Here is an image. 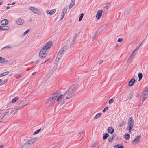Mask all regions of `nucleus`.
<instances>
[{
  "mask_svg": "<svg viewBox=\"0 0 148 148\" xmlns=\"http://www.w3.org/2000/svg\"><path fill=\"white\" fill-rule=\"evenodd\" d=\"M77 85L76 84L73 85L64 95H61L59 96L56 99V101H60L62 102V104L64 103L66 101V99H69L71 97L74 92V90L77 87Z\"/></svg>",
  "mask_w": 148,
  "mask_h": 148,
  "instance_id": "obj_1",
  "label": "nucleus"
},
{
  "mask_svg": "<svg viewBox=\"0 0 148 148\" xmlns=\"http://www.w3.org/2000/svg\"><path fill=\"white\" fill-rule=\"evenodd\" d=\"M52 42L49 41L47 42L40 51L39 53V56L41 58H43L45 57V55L48 52L49 49L52 45Z\"/></svg>",
  "mask_w": 148,
  "mask_h": 148,
  "instance_id": "obj_2",
  "label": "nucleus"
},
{
  "mask_svg": "<svg viewBox=\"0 0 148 148\" xmlns=\"http://www.w3.org/2000/svg\"><path fill=\"white\" fill-rule=\"evenodd\" d=\"M60 93L59 92L58 93H56L52 95L48 99V101L46 103V104H47L48 106H49V105H53L54 104L56 97Z\"/></svg>",
  "mask_w": 148,
  "mask_h": 148,
  "instance_id": "obj_3",
  "label": "nucleus"
},
{
  "mask_svg": "<svg viewBox=\"0 0 148 148\" xmlns=\"http://www.w3.org/2000/svg\"><path fill=\"white\" fill-rule=\"evenodd\" d=\"M134 125V120L133 119V118L132 117L130 118L129 120L128 121L127 123V128L128 129L127 130H129V131L130 133H131V130H132V128Z\"/></svg>",
  "mask_w": 148,
  "mask_h": 148,
  "instance_id": "obj_4",
  "label": "nucleus"
},
{
  "mask_svg": "<svg viewBox=\"0 0 148 148\" xmlns=\"http://www.w3.org/2000/svg\"><path fill=\"white\" fill-rule=\"evenodd\" d=\"M67 49V46H66L63 47L58 53V57L61 58L64 52Z\"/></svg>",
  "mask_w": 148,
  "mask_h": 148,
  "instance_id": "obj_5",
  "label": "nucleus"
},
{
  "mask_svg": "<svg viewBox=\"0 0 148 148\" xmlns=\"http://www.w3.org/2000/svg\"><path fill=\"white\" fill-rule=\"evenodd\" d=\"M148 90V86L147 87L145 88V90L142 93L141 97L142 99H145L147 98L148 95V92L147 90Z\"/></svg>",
  "mask_w": 148,
  "mask_h": 148,
  "instance_id": "obj_6",
  "label": "nucleus"
},
{
  "mask_svg": "<svg viewBox=\"0 0 148 148\" xmlns=\"http://www.w3.org/2000/svg\"><path fill=\"white\" fill-rule=\"evenodd\" d=\"M140 139V136H138L136 137L135 139H134L132 142V144L134 145L137 143H139Z\"/></svg>",
  "mask_w": 148,
  "mask_h": 148,
  "instance_id": "obj_7",
  "label": "nucleus"
},
{
  "mask_svg": "<svg viewBox=\"0 0 148 148\" xmlns=\"http://www.w3.org/2000/svg\"><path fill=\"white\" fill-rule=\"evenodd\" d=\"M102 12V10H99L97 12L96 18L97 19H99L101 16Z\"/></svg>",
  "mask_w": 148,
  "mask_h": 148,
  "instance_id": "obj_8",
  "label": "nucleus"
},
{
  "mask_svg": "<svg viewBox=\"0 0 148 148\" xmlns=\"http://www.w3.org/2000/svg\"><path fill=\"white\" fill-rule=\"evenodd\" d=\"M37 138H33L29 140L27 142L30 145H31L37 140Z\"/></svg>",
  "mask_w": 148,
  "mask_h": 148,
  "instance_id": "obj_9",
  "label": "nucleus"
},
{
  "mask_svg": "<svg viewBox=\"0 0 148 148\" xmlns=\"http://www.w3.org/2000/svg\"><path fill=\"white\" fill-rule=\"evenodd\" d=\"M24 21L22 18H19L16 21V23L18 25H22L24 23Z\"/></svg>",
  "mask_w": 148,
  "mask_h": 148,
  "instance_id": "obj_10",
  "label": "nucleus"
},
{
  "mask_svg": "<svg viewBox=\"0 0 148 148\" xmlns=\"http://www.w3.org/2000/svg\"><path fill=\"white\" fill-rule=\"evenodd\" d=\"M29 9L34 13L36 14H38V10L36 8L34 7H31L29 8Z\"/></svg>",
  "mask_w": 148,
  "mask_h": 148,
  "instance_id": "obj_11",
  "label": "nucleus"
},
{
  "mask_svg": "<svg viewBox=\"0 0 148 148\" xmlns=\"http://www.w3.org/2000/svg\"><path fill=\"white\" fill-rule=\"evenodd\" d=\"M8 21L6 19H4L2 20L1 22V24L2 25H6L8 23Z\"/></svg>",
  "mask_w": 148,
  "mask_h": 148,
  "instance_id": "obj_12",
  "label": "nucleus"
},
{
  "mask_svg": "<svg viewBox=\"0 0 148 148\" xmlns=\"http://www.w3.org/2000/svg\"><path fill=\"white\" fill-rule=\"evenodd\" d=\"M135 82V79L134 78L132 79L129 83L128 85L130 86H132Z\"/></svg>",
  "mask_w": 148,
  "mask_h": 148,
  "instance_id": "obj_13",
  "label": "nucleus"
},
{
  "mask_svg": "<svg viewBox=\"0 0 148 148\" xmlns=\"http://www.w3.org/2000/svg\"><path fill=\"white\" fill-rule=\"evenodd\" d=\"M114 132V129L111 127H109L108 128V132L109 133L112 134Z\"/></svg>",
  "mask_w": 148,
  "mask_h": 148,
  "instance_id": "obj_14",
  "label": "nucleus"
},
{
  "mask_svg": "<svg viewBox=\"0 0 148 148\" xmlns=\"http://www.w3.org/2000/svg\"><path fill=\"white\" fill-rule=\"evenodd\" d=\"M31 147L30 145L27 142H26L22 147L21 148H29Z\"/></svg>",
  "mask_w": 148,
  "mask_h": 148,
  "instance_id": "obj_15",
  "label": "nucleus"
},
{
  "mask_svg": "<svg viewBox=\"0 0 148 148\" xmlns=\"http://www.w3.org/2000/svg\"><path fill=\"white\" fill-rule=\"evenodd\" d=\"M8 62L7 60H5L4 58L0 57V62L1 63H7Z\"/></svg>",
  "mask_w": 148,
  "mask_h": 148,
  "instance_id": "obj_16",
  "label": "nucleus"
},
{
  "mask_svg": "<svg viewBox=\"0 0 148 148\" xmlns=\"http://www.w3.org/2000/svg\"><path fill=\"white\" fill-rule=\"evenodd\" d=\"M75 0H71V4L69 6V9H70L72 8L73 6L75 5Z\"/></svg>",
  "mask_w": 148,
  "mask_h": 148,
  "instance_id": "obj_17",
  "label": "nucleus"
},
{
  "mask_svg": "<svg viewBox=\"0 0 148 148\" xmlns=\"http://www.w3.org/2000/svg\"><path fill=\"white\" fill-rule=\"evenodd\" d=\"M140 47L138 46V47L136 48L132 52V53L131 55V57L135 55L137 52L136 51L138 50L139 48Z\"/></svg>",
  "mask_w": 148,
  "mask_h": 148,
  "instance_id": "obj_18",
  "label": "nucleus"
},
{
  "mask_svg": "<svg viewBox=\"0 0 148 148\" xmlns=\"http://www.w3.org/2000/svg\"><path fill=\"white\" fill-rule=\"evenodd\" d=\"M124 136L125 140H128L130 138V135L128 134H125Z\"/></svg>",
  "mask_w": 148,
  "mask_h": 148,
  "instance_id": "obj_19",
  "label": "nucleus"
},
{
  "mask_svg": "<svg viewBox=\"0 0 148 148\" xmlns=\"http://www.w3.org/2000/svg\"><path fill=\"white\" fill-rule=\"evenodd\" d=\"M106 25H104L102 26L99 29V30H100L101 31H103L105 30L106 28Z\"/></svg>",
  "mask_w": 148,
  "mask_h": 148,
  "instance_id": "obj_20",
  "label": "nucleus"
},
{
  "mask_svg": "<svg viewBox=\"0 0 148 148\" xmlns=\"http://www.w3.org/2000/svg\"><path fill=\"white\" fill-rule=\"evenodd\" d=\"M114 137V136H112L111 137H109L108 139V141L110 142H112L113 140Z\"/></svg>",
  "mask_w": 148,
  "mask_h": 148,
  "instance_id": "obj_21",
  "label": "nucleus"
},
{
  "mask_svg": "<svg viewBox=\"0 0 148 148\" xmlns=\"http://www.w3.org/2000/svg\"><path fill=\"white\" fill-rule=\"evenodd\" d=\"M109 134L108 133H106L103 135V139H106L108 136H109Z\"/></svg>",
  "mask_w": 148,
  "mask_h": 148,
  "instance_id": "obj_22",
  "label": "nucleus"
},
{
  "mask_svg": "<svg viewBox=\"0 0 148 148\" xmlns=\"http://www.w3.org/2000/svg\"><path fill=\"white\" fill-rule=\"evenodd\" d=\"M10 29V27L8 26H3V30H7Z\"/></svg>",
  "mask_w": 148,
  "mask_h": 148,
  "instance_id": "obj_23",
  "label": "nucleus"
},
{
  "mask_svg": "<svg viewBox=\"0 0 148 148\" xmlns=\"http://www.w3.org/2000/svg\"><path fill=\"white\" fill-rule=\"evenodd\" d=\"M18 99V98L17 97H16L14 98L12 100V102L14 103L16 102L17 100Z\"/></svg>",
  "mask_w": 148,
  "mask_h": 148,
  "instance_id": "obj_24",
  "label": "nucleus"
},
{
  "mask_svg": "<svg viewBox=\"0 0 148 148\" xmlns=\"http://www.w3.org/2000/svg\"><path fill=\"white\" fill-rule=\"evenodd\" d=\"M21 75V74H16L14 75V76L16 78V79H18L20 78Z\"/></svg>",
  "mask_w": 148,
  "mask_h": 148,
  "instance_id": "obj_25",
  "label": "nucleus"
},
{
  "mask_svg": "<svg viewBox=\"0 0 148 148\" xmlns=\"http://www.w3.org/2000/svg\"><path fill=\"white\" fill-rule=\"evenodd\" d=\"M143 75L142 73H140L138 74V77L139 78L138 81H140L142 78Z\"/></svg>",
  "mask_w": 148,
  "mask_h": 148,
  "instance_id": "obj_26",
  "label": "nucleus"
},
{
  "mask_svg": "<svg viewBox=\"0 0 148 148\" xmlns=\"http://www.w3.org/2000/svg\"><path fill=\"white\" fill-rule=\"evenodd\" d=\"M101 115V114L100 113H98L96 114V115L94 117V119H95L99 117Z\"/></svg>",
  "mask_w": 148,
  "mask_h": 148,
  "instance_id": "obj_27",
  "label": "nucleus"
},
{
  "mask_svg": "<svg viewBox=\"0 0 148 148\" xmlns=\"http://www.w3.org/2000/svg\"><path fill=\"white\" fill-rule=\"evenodd\" d=\"M56 11V10L55 9H54L52 10H51L50 11V15H51L54 14Z\"/></svg>",
  "mask_w": 148,
  "mask_h": 148,
  "instance_id": "obj_28",
  "label": "nucleus"
},
{
  "mask_svg": "<svg viewBox=\"0 0 148 148\" xmlns=\"http://www.w3.org/2000/svg\"><path fill=\"white\" fill-rule=\"evenodd\" d=\"M10 113L9 112H7L4 115L3 117L4 118H6L8 117L9 115H10Z\"/></svg>",
  "mask_w": 148,
  "mask_h": 148,
  "instance_id": "obj_29",
  "label": "nucleus"
},
{
  "mask_svg": "<svg viewBox=\"0 0 148 148\" xmlns=\"http://www.w3.org/2000/svg\"><path fill=\"white\" fill-rule=\"evenodd\" d=\"M83 16H84V14L83 13H82L80 14V16L79 18V20H78L79 21H80L82 20V18H83Z\"/></svg>",
  "mask_w": 148,
  "mask_h": 148,
  "instance_id": "obj_30",
  "label": "nucleus"
},
{
  "mask_svg": "<svg viewBox=\"0 0 148 148\" xmlns=\"http://www.w3.org/2000/svg\"><path fill=\"white\" fill-rule=\"evenodd\" d=\"M67 11V9L66 8V7H65V8H64L62 11V13L64 15L66 13V12Z\"/></svg>",
  "mask_w": 148,
  "mask_h": 148,
  "instance_id": "obj_31",
  "label": "nucleus"
},
{
  "mask_svg": "<svg viewBox=\"0 0 148 148\" xmlns=\"http://www.w3.org/2000/svg\"><path fill=\"white\" fill-rule=\"evenodd\" d=\"M25 102V100H23L21 101V103L19 104V105H20V106H21L22 105L24 104Z\"/></svg>",
  "mask_w": 148,
  "mask_h": 148,
  "instance_id": "obj_32",
  "label": "nucleus"
},
{
  "mask_svg": "<svg viewBox=\"0 0 148 148\" xmlns=\"http://www.w3.org/2000/svg\"><path fill=\"white\" fill-rule=\"evenodd\" d=\"M9 73V72L8 71L5 72L1 74V75L4 76L7 75Z\"/></svg>",
  "mask_w": 148,
  "mask_h": 148,
  "instance_id": "obj_33",
  "label": "nucleus"
},
{
  "mask_svg": "<svg viewBox=\"0 0 148 148\" xmlns=\"http://www.w3.org/2000/svg\"><path fill=\"white\" fill-rule=\"evenodd\" d=\"M41 130V129L40 128L39 130H36L33 133V134L35 135L36 134H38L40 131Z\"/></svg>",
  "mask_w": 148,
  "mask_h": 148,
  "instance_id": "obj_34",
  "label": "nucleus"
},
{
  "mask_svg": "<svg viewBox=\"0 0 148 148\" xmlns=\"http://www.w3.org/2000/svg\"><path fill=\"white\" fill-rule=\"evenodd\" d=\"M133 93V92L132 91L131 92L128 97V99H131L132 98Z\"/></svg>",
  "mask_w": 148,
  "mask_h": 148,
  "instance_id": "obj_35",
  "label": "nucleus"
},
{
  "mask_svg": "<svg viewBox=\"0 0 148 148\" xmlns=\"http://www.w3.org/2000/svg\"><path fill=\"white\" fill-rule=\"evenodd\" d=\"M16 112V111L14 109H12L11 111V113L12 114H14Z\"/></svg>",
  "mask_w": 148,
  "mask_h": 148,
  "instance_id": "obj_36",
  "label": "nucleus"
},
{
  "mask_svg": "<svg viewBox=\"0 0 148 148\" xmlns=\"http://www.w3.org/2000/svg\"><path fill=\"white\" fill-rule=\"evenodd\" d=\"M30 30L29 29H28L23 34V36H24L27 34L29 31Z\"/></svg>",
  "mask_w": 148,
  "mask_h": 148,
  "instance_id": "obj_37",
  "label": "nucleus"
},
{
  "mask_svg": "<svg viewBox=\"0 0 148 148\" xmlns=\"http://www.w3.org/2000/svg\"><path fill=\"white\" fill-rule=\"evenodd\" d=\"M114 102V100L113 99H111L109 100L108 103L109 104H110L113 103Z\"/></svg>",
  "mask_w": 148,
  "mask_h": 148,
  "instance_id": "obj_38",
  "label": "nucleus"
},
{
  "mask_svg": "<svg viewBox=\"0 0 148 148\" xmlns=\"http://www.w3.org/2000/svg\"><path fill=\"white\" fill-rule=\"evenodd\" d=\"M60 58H59V57H58V54L57 55V58L56 59V62H55V63H57V62H58L59 61V59Z\"/></svg>",
  "mask_w": 148,
  "mask_h": 148,
  "instance_id": "obj_39",
  "label": "nucleus"
},
{
  "mask_svg": "<svg viewBox=\"0 0 148 148\" xmlns=\"http://www.w3.org/2000/svg\"><path fill=\"white\" fill-rule=\"evenodd\" d=\"M20 105H18V106L16 107L14 109L17 111L21 107Z\"/></svg>",
  "mask_w": 148,
  "mask_h": 148,
  "instance_id": "obj_40",
  "label": "nucleus"
},
{
  "mask_svg": "<svg viewBox=\"0 0 148 148\" xmlns=\"http://www.w3.org/2000/svg\"><path fill=\"white\" fill-rule=\"evenodd\" d=\"M5 48H9V49H10L11 48V47L10 46V45H8L7 46H6L5 47H3L2 48V49Z\"/></svg>",
  "mask_w": 148,
  "mask_h": 148,
  "instance_id": "obj_41",
  "label": "nucleus"
},
{
  "mask_svg": "<svg viewBox=\"0 0 148 148\" xmlns=\"http://www.w3.org/2000/svg\"><path fill=\"white\" fill-rule=\"evenodd\" d=\"M142 99V102H141V101H140V102L138 104L139 106H141V105L143 103L144 101L145 100V99Z\"/></svg>",
  "mask_w": 148,
  "mask_h": 148,
  "instance_id": "obj_42",
  "label": "nucleus"
},
{
  "mask_svg": "<svg viewBox=\"0 0 148 148\" xmlns=\"http://www.w3.org/2000/svg\"><path fill=\"white\" fill-rule=\"evenodd\" d=\"M108 109V107L107 106L102 111L103 112H104L105 111L107 110Z\"/></svg>",
  "mask_w": 148,
  "mask_h": 148,
  "instance_id": "obj_43",
  "label": "nucleus"
},
{
  "mask_svg": "<svg viewBox=\"0 0 148 148\" xmlns=\"http://www.w3.org/2000/svg\"><path fill=\"white\" fill-rule=\"evenodd\" d=\"M54 63L55 64V65L54 67V69H56L57 67V63H55V62H54Z\"/></svg>",
  "mask_w": 148,
  "mask_h": 148,
  "instance_id": "obj_44",
  "label": "nucleus"
},
{
  "mask_svg": "<svg viewBox=\"0 0 148 148\" xmlns=\"http://www.w3.org/2000/svg\"><path fill=\"white\" fill-rule=\"evenodd\" d=\"M50 10H46V13L48 14H50Z\"/></svg>",
  "mask_w": 148,
  "mask_h": 148,
  "instance_id": "obj_45",
  "label": "nucleus"
},
{
  "mask_svg": "<svg viewBox=\"0 0 148 148\" xmlns=\"http://www.w3.org/2000/svg\"><path fill=\"white\" fill-rule=\"evenodd\" d=\"M123 40L121 38H119L118 40V42H121Z\"/></svg>",
  "mask_w": 148,
  "mask_h": 148,
  "instance_id": "obj_46",
  "label": "nucleus"
},
{
  "mask_svg": "<svg viewBox=\"0 0 148 148\" xmlns=\"http://www.w3.org/2000/svg\"><path fill=\"white\" fill-rule=\"evenodd\" d=\"M116 148H123V146H118V145H116Z\"/></svg>",
  "mask_w": 148,
  "mask_h": 148,
  "instance_id": "obj_47",
  "label": "nucleus"
},
{
  "mask_svg": "<svg viewBox=\"0 0 148 148\" xmlns=\"http://www.w3.org/2000/svg\"><path fill=\"white\" fill-rule=\"evenodd\" d=\"M64 15L63 14H61V18L60 19V20H62L63 19L64 17Z\"/></svg>",
  "mask_w": 148,
  "mask_h": 148,
  "instance_id": "obj_48",
  "label": "nucleus"
},
{
  "mask_svg": "<svg viewBox=\"0 0 148 148\" xmlns=\"http://www.w3.org/2000/svg\"><path fill=\"white\" fill-rule=\"evenodd\" d=\"M38 61H36L35 62H34V64H37L38 63Z\"/></svg>",
  "mask_w": 148,
  "mask_h": 148,
  "instance_id": "obj_49",
  "label": "nucleus"
},
{
  "mask_svg": "<svg viewBox=\"0 0 148 148\" xmlns=\"http://www.w3.org/2000/svg\"><path fill=\"white\" fill-rule=\"evenodd\" d=\"M95 37H93L92 38V41H95Z\"/></svg>",
  "mask_w": 148,
  "mask_h": 148,
  "instance_id": "obj_50",
  "label": "nucleus"
},
{
  "mask_svg": "<svg viewBox=\"0 0 148 148\" xmlns=\"http://www.w3.org/2000/svg\"><path fill=\"white\" fill-rule=\"evenodd\" d=\"M3 26H0V30H3Z\"/></svg>",
  "mask_w": 148,
  "mask_h": 148,
  "instance_id": "obj_51",
  "label": "nucleus"
},
{
  "mask_svg": "<svg viewBox=\"0 0 148 148\" xmlns=\"http://www.w3.org/2000/svg\"><path fill=\"white\" fill-rule=\"evenodd\" d=\"M103 62V60H100V61H99V64H101Z\"/></svg>",
  "mask_w": 148,
  "mask_h": 148,
  "instance_id": "obj_52",
  "label": "nucleus"
},
{
  "mask_svg": "<svg viewBox=\"0 0 148 148\" xmlns=\"http://www.w3.org/2000/svg\"><path fill=\"white\" fill-rule=\"evenodd\" d=\"M97 36V33H95V34L94 36V37H96Z\"/></svg>",
  "mask_w": 148,
  "mask_h": 148,
  "instance_id": "obj_53",
  "label": "nucleus"
},
{
  "mask_svg": "<svg viewBox=\"0 0 148 148\" xmlns=\"http://www.w3.org/2000/svg\"><path fill=\"white\" fill-rule=\"evenodd\" d=\"M84 132V131H82L80 133H79V134H83Z\"/></svg>",
  "mask_w": 148,
  "mask_h": 148,
  "instance_id": "obj_54",
  "label": "nucleus"
},
{
  "mask_svg": "<svg viewBox=\"0 0 148 148\" xmlns=\"http://www.w3.org/2000/svg\"><path fill=\"white\" fill-rule=\"evenodd\" d=\"M0 148H3V146L2 145H0Z\"/></svg>",
  "mask_w": 148,
  "mask_h": 148,
  "instance_id": "obj_55",
  "label": "nucleus"
},
{
  "mask_svg": "<svg viewBox=\"0 0 148 148\" xmlns=\"http://www.w3.org/2000/svg\"><path fill=\"white\" fill-rule=\"evenodd\" d=\"M3 1H0V5L2 3Z\"/></svg>",
  "mask_w": 148,
  "mask_h": 148,
  "instance_id": "obj_56",
  "label": "nucleus"
},
{
  "mask_svg": "<svg viewBox=\"0 0 148 148\" xmlns=\"http://www.w3.org/2000/svg\"><path fill=\"white\" fill-rule=\"evenodd\" d=\"M143 42H142L141 44L138 46L140 47V46L142 45V44H143Z\"/></svg>",
  "mask_w": 148,
  "mask_h": 148,
  "instance_id": "obj_57",
  "label": "nucleus"
},
{
  "mask_svg": "<svg viewBox=\"0 0 148 148\" xmlns=\"http://www.w3.org/2000/svg\"><path fill=\"white\" fill-rule=\"evenodd\" d=\"M10 8V7L9 6H7V7L6 8L7 9H8Z\"/></svg>",
  "mask_w": 148,
  "mask_h": 148,
  "instance_id": "obj_58",
  "label": "nucleus"
},
{
  "mask_svg": "<svg viewBox=\"0 0 148 148\" xmlns=\"http://www.w3.org/2000/svg\"><path fill=\"white\" fill-rule=\"evenodd\" d=\"M4 83H2L0 84V85H2L4 84Z\"/></svg>",
  "mask_w": 148,
  "mask_h": 148,
  "instance_id": "obj_59",
  "label": "nucleus"
},
{
  "mask_svg": "<svg viewBox=\"0 0 148 148\" xmlns=\"http://www.w3.org/2000/svg\"><path fill=\"white\" fill-rule=\"evenodd\" d=\"M48 59H47L44 62V63H45V62L48 61Z\"/></svg>",
  "mask_w": 148,
  "mask_h": 148,
  "instance_id": "obj_60",
  "label": "nucleus"
},
{
  "mask_svg": "<svg viewBox=\"0 0 148 148\" xmlns=\"http://www.w3.org/2000/svg\"><path fill=\"white\" fill-rule=\"evenodd\" d=\"M15 3L14 2L12 4H11L12 5V4H15Z\"/></svg>",
  "mask_w": 148,
  "mask_h": 148,
  "instance_id": "obj_61",
  "label": "nucleus"
},
{
  "mask_svg": "<svg viewBox=\"0 0 148 148\" xmlns=\"http://www.w3.org/2000/svg\"><path fill=\"white\" fill-rule=\"evenodd\" d=\"M108 5H106V8H107V7H108Z\"/></svg>",
  "mask_w": 148,
  "mask_h": 148,
  "instance_id": "obj_62",
  "label": "nucleus"
},
{
  "mask_svg": "<svg viewBox=\"0 0 148 148\" xmlns=\"http://www.w3.org/2000/svg\"><path fill=\"white\" fill-rule=\"evenodd\" d=\"M1 76V74H0V77H2V76Z\"/></svg>",
  "mask_w": 148,
  "mask_h": 148,
  "instance_id": "obj_63",
  "label": "nucleus"
},
{
  "mask_svg": "<svg viewBox=\"0 0 148 148\" xmlns=\"http://www.w3.org/2000/svg\"><path fill=\"white\" fill-rule=\"evenodd\" d=\"M2 82V80H1L0 79V83L1 82Z\"/></svg>",
  "mask_w": 148,
  "mask_h": 148,
  "instance_id": "obj_64",
  "label": "nucleus"
}]
</instances>
